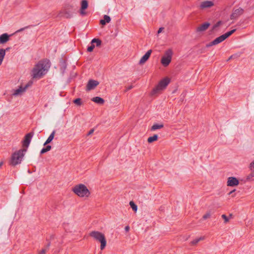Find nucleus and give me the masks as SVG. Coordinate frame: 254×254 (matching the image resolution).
Listing matches in <instances>:
<instances>
[{
    "label": "nucleus",
    "instance_id": "nucleus-45",
    "mask_svg": "<svg viewBox=\"0 0 254 254\" xmlns=\"http://www.w3.org/2000/svg\"><path fill=\"white\" fill-rule=\"evenodd\" d=\"M83 10H81V9L80 13H81V14H82V15H83V14H85V12L83 11Z\"/></svg>",
    "mask_w": 254,
    "mask_h": 254
},
{
    "label": "nucleus",
    "instance_id": "nucleus-19",
    "mask_svg": "<svg viewBox=\"0 0 254 254\" xmlns=\"http://www.w3.org/2000/svg\"><path fill=\"white\" fill-rule=\"evenodd\" d=\"M111 21L110 16L107 15L104 16V19L100 20V24L102 25H105L106 23H109Z\"/></svg>",
    "mask_w": 254,
    "mask_h": 254
},
{
    "label": "nucleus",
    "instance_id": "nucleus-3",
    "mask_svg": "<svg viewBox=\"0 0 254 254\" xmlns=\"http://www.w3.org/2000/svg\"><path fill=\"white\" fill-rule=\"evenodd\" d=\"M72 190L76 194L80 197L88 196L90 194L89 191L87 187L83 184H80L75 186L72 189Z\"/></svg>",
    "mask_w": 254,
    "mask_h": 254
},
{
    "label": "nucleus",
    "instance_id": "nucleus-31",
    "mask_svg": "<svg viewBox=\"0 0 254 254\" xmlns=\"http://www.w3.org/2000/svg\"><path fill=\"white\" fill-rule=\"evenodd\" d=\"M250 168L252 171H254V161L250 164Z\"/></svg>",
    "mask_w": 254,
    "mask_h": 254
},
{
    "label": "nucleus",
    "instance_id": "nucleus-36",
    "mask_svg": "<svg viewBox=\"0 0 254 254\" xmlns=\"http://www.w3.org/2000/svg\"><path fill=\"white\" fill-rule=\"evenodd\" d=\"M62 66H63V67L64 68V70L66 68V64H65V62H64L62 63Z\"/></svg>",
    "mask_w": 254,
    "mask_h": 254
},
{
    "label": "nucleus",
    "instance_id": "nucleus-42",
    "mask_svg": "<svg viewBox=\"0 0 254 254\" xmlns=\"http://www.w3.org/2000/svg\"><path fill=\"white\" fill-rule=\"evenodd\" d=\"M234 59V56H233V55L231 56L229 58V59L227 60V61H229L230 59Z\"/></svg>",
    "mask_w": 254,
    "mask_h": 254
},
{
    "label": "nucleus",
    "instance_id": "nucleus-2",
    "mask_svg": "<svg viewBox=\"0 0 254 254\" xmlns=\"http://www.w3.org/2000/svg\"><path fill=\"white\" fill-rule=\"evenodd\" d=\"M27 150L21 149L14 152L11 155L10 161V165L16 166L21 163Z\"/></svg>",
    "mask_w": 254,
    "mask_h": 254
},
{
    "label": "nucleus",
    "instance_id": "nucleus-9",
    "mask_svg": "<svg viewBox=\"0 0 254 254\" xmlns=\"http://www.w3.org/2000/svg\"><path fill=\"white\" fill-rule=\"evenodd\" d=\"M244 12V10L241 7H234L232 13L230 15L231 19H236L241 15Z\"/></svg>",
    "mask_w": 254,
    "mask_h": 254
},
{
    "label": "nucleus",
    "instance_id": "nucleus-7",
    "mask_svg": "<svg viewBox=\"0 0 254 254\" xmlns=\"http://www.w3.org/2000/svg\"><path fill=\"white\" fill-rule=\"evenodd\" d=\"M173 55V52L171 49L167 50L162 56L161 63L164 66H167L171 62Z\"/></svg>",
    "mask_w": 254,
    "mask_h": 254
},
{
    "label": "nucleus",
    "instance_id": "nucleus-28",
    "mask_svg": "<svg viewBox=\"0 0 254 254\" xmlns=\"http://www.w3.org/2000/svg\"><path fill=\"white\" fill-rule=\"evenodd\" d=\"M253 177H254V171H252L251 173L247 176V179L250 180Z\"/></svg>",
    "mask_w": 254,
    "mask_h": 254
},
{
    "label": "nucleus",
    "instance_id": "nucleus-4",
    "mask_svg": "<svg viewBox=\"0 0 254 254\" xmlns=\"http://www.w3.org/2000/svg\"><path fill=\"white\" fill-rule=\"evenodd\" d=\"M90 236L95 240L101 243L100 248L101 250H103L105 248L107 242L103 234L98 231H92L90 233Z\"/></svg>",
    "mask_w": 254,
    "mask_h": 254
},
{
    "label": "nucleus",
    "instance_id": "nucleus-5",
    "mask_svg": "<svg viewBox=\"0 0 254 254\" xmlns=\"http://www.w3.org/2000/svg\"><path fill=\"white\" fill-rule=\"evenodd\" d=\"M170 82V80L168 78H165L162 79L152 90L151 92L152 95H154L157 94L161 91L165 89Z\"/></svg>",
    "mask_w": 254,
    "mask_h": 254
},
{
    "label": "nucleus",
    "instance_id": "nucleus-27",
    "mask_svg": "<svg viewBox=\"0 0 254 254\" xmlns=\"http://www.w3.org/2000/svg\"><path fill=\"white\" fill-rule=\"evenodd\" d=\"M73 103L75 104L80 106L81 105V100L80 98H76L73 100Z\"/></svg>",
    "mask_w": 254,
    "mask_h": 254
},
{
    "label": "nucleus",
    "instance_id": "nucleus-47",
    "mask_svg": "<svg viewBox=\"0 0 254 254\" xmlns=\"http://www.w3.org/2000/svg\"><path fill=\"white\" fill-rule=\"evenodd\" d=\"M54 235H52V236H51V239L53 238H54Z\"/></svg>",
    "mask_w": 254,
    "mask_h": 254
},
{
    "label": "nucleus",
    "instance_id": "nucleus-29",
    "mask_svg": "<svg viewBox=\"0 0 254 254\" xmlns=\"http://www.w3.org/2000/svg\"><path fill=\"white\" fill-rule=\"evenodd\" d=\"M30 26H26V27H24L23 28H20V29L17 30L15 33H18V32H20L21 31H23L24 30L26 29H28L29 28H30Z\"/></svg>",
    "mask_w": 254,
    "mask_h": 254
},
{
    "label": "nucleus",
    "instance_id": "nucleus-18",
    "mask_svg": "<svg viewBox=\"0 0 254 254\" xmlns=\"http://www.w3.org/2000/svg\"><path fill=\"white\" fill-rule=\"evenodd\" d=\"M56 130H54L52 133L50 134L47 139L46 140V141L44 142L43 145L46 146L47 144L50 143L52 142V141L53 140L54 138V136L55 134Z\"/></svg>",
    "mask_w": 254,
    "mask_h": 254
},
{
    "label": "nucleus",
    "instance_id": "nucleus-26",
    "mask_svg": "<svg viewBox=\"0 0 254 254\" xmlns=\"http://www.w3.org/2000/svg\"><path fill=\"white\" fill-rule=\"evenodd\" d=\"M203 237H199L198 238H196L193 241H191V244L192 245H195L198 242H199L200 240H203Z\"/></svg>",
    "mask_w": 254,
    "mask_h": 254
},
{
    "label": "nucleus",
    "instance_id": "nucleus-23",
    "mask_svg": "<svg viewBox=\"0 0 254 254\" xmlns=\"http://www.w3.org/2000/svg\"><path fill=\"white\" fill-rule=\"evenodd\" d=\"M88 7V1L87 0H82L81 1V10H84Z\"/></svg>",
    "mask_w": 254,
    "mask_h": 254
},
{
    "label": "nucleus",
    "instance_id": "nucleus-40",
    "mask_svg": "<svg viewBox=\"0 0 254 254\" xmlns=\"http://www.w3.org/2000/svg\"><path fill=\"white\" fill-rule=\"evenodd\" d=\"M163 29H164V28H163V27H160V28L159 29L158 31V34L160 33L162 31V30H163Z\"/></svg>",
    "mask_w": 254,
    "mask_h": 254
},
{
    "label": "nucleus",
    "instance_id": "nucleus-6",
    "mask_svg": "<svg viewBox=\"0 0 254 254\" xmlns=\"http://www.w3.org/2000/svg\"><path fill=\"white\" fill-rule=\"evenodd\" d=\"M235 31H236V29H233L229 32L225 33V34L216 38L215 39H214L212 41L208 43H207L206 44V46L207 48H209V47L212 46L213 45H215L217 44H219V43L222 42L225 39H226L227 38H228L229 36H230L231 35H232Z\"/></svg>",
    "mask_w": 254,
    "mask_h": 254
},
{
    "label": "nucleus",
    "instance_id": "nucleus-37",
    "mask_svg": "<svg viewBox=\"0 0 254 254\" xmlns=\"http://www.w3.org/2000/svg\"><path fill=\"white\" fill-rule=\"evenodd\" d=\"M240 55V54L237 53L233 55V56H234V59L237 58V57H239Z\"/></svg>",
    "mask_w": 254,
    "mask_h": 254
},
{
    "label": "nucleus",
    "instance_id": "nucleus-14",
    "mask_svg": "<svg viewBox=\"0 0 254 254\" xmlns=\"http://www.w3.org/2000/svg\"><path fill=\"white\" fill-rule=\"evenodd\" d=\"M209 26L210 23L209 22H205L198 26L196 31L197 32H202L207 29Z\"/></svg>",
    "mask_w": 254,
    "mask_h": 254
},
{
    "label": "nucleus",
    "instance_id": "nucleus-43",
    "mask_svg": "<svg viewBox=\"0 0 254 254\" xmlns=\"http://www.w3.org/2000/svg\"><path fill=\"white\" fill-rule=\"evenodd\" d=\"M132 88V86H129L127 87V90H129L131 89Z\"/></svg>",
    "mask_w": 254,
    "mask_h": 254
},
{
    "label": "nucleus",
    "instance_id": "nucleus-12",
    "mask_svg": "<svg viewBox=\"0 0 254 254\" xmlns=\"http://www.w3.org/2000/svg\"><path fill=\"white\" fill-rule=\"evenodd\" d=\"M239 181L235 177H229L227 181V186L229 187H234L239 185Z\"/></svg>",
    "mask_w": 254,
    "mask_h": 254
},
{
    "label": "nucleus",
    "instance_id": "nucleus-13",
    "mask_svg": "<svg viewBox=\"0 0 254 254\" xmlns=\"http://www.w3.org/2000/svg\"><path fill=\"white\" fill-rule=\"evenodd\" d=\"M151 53H152V50H148L145 54V55H143L142 56V57L141 58V59L139 61V64H144V63H145L148 60L149 58L150 57Z\"/></svg>",
    "mask_w": 254,
    "mask_h": 254
},
{
    "label": "nucleus",
    "instance_id": "nucleus-25",
    "mask_svg": "<svg viewBox=\"0 0 254 254\" xmlns=\"http://www.w3.org/2000/svg\"><path fill=\"white\" fill-rule=\"evenodd\" d=\"M129 205L133 209V210H134V211H137V206L133 201H130L129 202Z\"/></svg>",
    "mask_w": 254,
    "mask_h": 254
},
{
    "label": "nucleus",
    "instance_id": "nucleus-34",
    "mask_svg": "<svg viewBox=\"0 0 254 254\" xmlns=\"http://www.w3.org/2000/svg\"><path fill=\"white\" fill-rule=\"evenodd\" d=\"M46 249H42L41 250V251L39 253V254H45L46 253Z\"/></svg>",
    "mask_w": 254,
    "mask_h": 254
},
{
    "label": "nucleus",
    "instance_id": "nucleus-16",
    "mask_svg": "<svg viewBox=\"0 0 254 254\" xmlns=\"http://www.w3.org/2000/svg\"><path fill=\"white\" fill-rule=\"evenodd\" d=\"M10 35L7 33H4L0 36V44H3L8 41Z\"/></svg>",
    "mask_w": 254,
    "mask_h": 254
},
{
    "label": "nucleus",
    "instance_id": "nucleus-21",
    "mask_svg": "<svg viewBox=\"0 0 254 254\" xmlns=\"http://www.w3.org/2000/svg\"><path fill=\"white\" fill-rule=\"evenodd\" d=\"M52 148V146L50 145H48L46 146V147H43L40 151V154H44L49 151H50Z\"/></svg>",
    "mask_w": 254,
    "mask_h": 254
},
{
    "label": "nucleus",
    "instance_id": "nucleus-11",
    "mask_svg": "<svg viewBox=\"0 0 254 254\" xmlns=\"http://www.w3.org/2000/svg\"><path fill=\"white\" fill-rule=\"evenodd\" d=\"M33 136V133L30 132L27 133L24 137L23 141V145L25 147H28L31 142V139Z\"/></svg>",
    "mask_w": 254,
    "mask_h": 254
},
{
    "label": "nucleus",
    "instance_id": "nucleus-8",
    "mask_svg": "<svg viewBox=\"0 0 254 254\" xmlns=\"http://www.w3.org/2000/svg\"><path fill=\"white\" fill-rule=\"evenodd\" d=\"M214 5V3L213 0H203L199 2V5L197 6V7L199 9L204 10L207 8H211Z\"/></svg>",
    "mask_w": 254,
    "mask_h": 254
},
{
    "label": "nucleus",
    "instance_id": "nucleus-44",
    "mask_svg": "<svg viewBox=\"0 0 254 254\" xmlns=\"http://www.w3.org/2000/svg\"><path fill=\"white\" fill-rule=\"evenodd\" d=\"M236 190H234L232 191H231L230 192H229V194H232L233 193H234L235 191Z\"/></svg>",
    "mask_w": 254,
    "mask_h": 254
},
{
    "label": "nucleus",
    "instance_id": "nucleus-39",
    "mask_svg": "<svg viewBox=\"0 0 254 254\" xmlns=\"http://www.w3.org/2000/svg\"><path fill=\"white\" fill-rule=\"evenodd\" d=\"M125 230L126 232H128L129 230V227L128 226H127L125 228Z\"/></svg>",
    "mask_w": 254,
    "mask_h": 254
},
{
    "label": "nucleus",
    "instance_id": "nucleus-17",
    "mask_svg": "<svg viewBox=\"0 0 254 254\" xmlns=\"http://www.w3.org/2000/svg\"><path fill=\"white\" fill-rule=\"evenodd\" d=\"M94 43L96 44V47H99L101 44V41L99 39L94 38L91 42V45L88 46L87 48H95V45Z\"/></svg>",
    "mask_w": 254,
    "mask_h": 254
},
{
    "label": "nucleus",
    "instance_id": "nucleus-35",
    "mask_svg": "<svg viewBox=\"0 0 254 254\" xmlns=\"http://www.w3.org/2000/svg\"><path fill=\"white\" fill-rule=\"evenodd\" d=\"M94 131V129H90V131L88 132L87 135H91V134H92L93 133Z\"/></svg>",
    "mask_w": 254,
    "mask_h": 254
},
{
    "label": "nucleus",
    "instance_id": "nucleus-20",
    "mask_svg": "<svg viewBox=\"0 0 254 254\" xmlns=\"http://www.w3.org/2000/svg\"><path fill=\"white\" fill-rule=\"evenodd\" d=\"M92 101L99 104H103L104 103V100L100 97H94Z\"/></svg>",
    "mask_w": 254,
    "mask_h": 254
},
{
    "label": "nucleus",
    "instance_id": "nucleus-41",
    "mask_svg": "<svg viewBox=\"0 0 254 254\" xmlns=\"http://www.w3.org/2000/svg\"><path fill=\"white\" fill-rule=\"evenodd\" d=\"M94 49H87V51L88 52L90 53L93 52Z\"/></svg>",
    "mask_w": 254,
    "mask_h": 254
},
{
    "label": "nucleus",
    "instance_id": "nucleus-48",
    "mask_svg": "<svg viewBox=\"0 0 254 254\" xmlns=\"http://www.w3.org/2000/svg\"><path fill=\"white\" fill-rule=\"evenodd\" d=\"M66 17H71V16H66Z\"/></svg>",
    "mask_w": 254,
    "mask_h": 254
},
{
    "label": "nucleus",
    "instance_id": "nucleus-32",
    "mask_svg": "<svg viewBox=\"0 0 254 254\" xmlns=\"http://www.w3.org/2000/svg\"><path fill=\"white\" fill-rule=\"evenodd\" d=\"M222 23V22L219 21L217 22L213 26V29L216 28V27L219 26Z\"/></svg>",
    "mask_w": 254,
    "mask_h": 254
},
{
    "label": "nucleus",
    "instance_id": "nucleus-22",
    "mask_svg": "<svg viewBox=\"0 0 254 254\" xmlns=\"http://www.w3.org/2000/svg\"><path fill=\"white\" fill-rule=\"evenodd\" d=\"M163 127H164V126L162 124H154L152 126L151 130L152 131H154V130H156L157 129H160V128H162Z\"/></svg>",
    "mask_w": 254,
    "mask_h": 254
},
{
    "label": "nucleus",
    "instance_id": "nucleus-24",
    "mask_svg": "<svg viewBox=\"0 0 254 254\" xmlns=\"http://www.w3.org/2000/svg\"><path fill=\"white\" fill-rule=\"evenodd\" d=\"M158 135L154 134L152 136L148 137L147 141L149 143H151L158 139Z\"/></svg>",
    "mask_w": 254,
    "mask_h": 254
},
{
    "label": "nucleus",
    "instance_id": "nucleus-15",
    "mask_svg": "<svg viewBox=\"0 0 254 254\" xmlns=\"http://www.w3.org/2000/svg\"><path fill=\"white\" fill-rule=\"evenodd\" d=\"M28 85L26 84L24 87L21 86L18 88L14 90V93H13V95L17 96L20 95L21 93L24 92L26 88L28 87Z\"/></svg>",
    "mask_w": 254,
    "mask_h": 254
},
{
    "label": "nucleus",
    "instance_id": "nucleus-38",
    "mask_svg": "<svg viewBox=\"0 0 254 254\" xmlns=\"http://www.w3.org/2000/svg\"><path fill=\"white\" fill-rule=\"evenodd\" d=\"M51 245V243L49 242L46 246V250H48Z\"/></svg>",
    "mask_w": 254,
    "mask_h": 254
},
{
    "label": "nucleus",
    "instance_id": "nucleus-46",
    "mask_svg": "<svg viewBox=\"0 0 254 254\" xmlns=\"http://www.w3.org/2000/svg\"><path fill=\"white\" fill-rule=\"evenodd\" d=\"M2 162L0 163V167L2 165Z\"/></svg>",
    "mask_w": 254,
    "mask_h": 254
},
{
    "label": "nucleus",
    "instance_id": "nucleus-10",
    "mask_svg": "<svg viewBox=\"0 0 254 254\" xmlns=\"http://www.w3.org/2000/svg\"><path fill=\"white\" fill-rule=\"evenodd\" d=\"M99 82L95 80L90 79L87 82L86 87V91H90L94 89L98 84Z\"/></svg>",
    "mask_w": 254,
    "mask_h": 254
},
{
    "label": "nucleus",
    "instance_id": "nucleus-33",
    "mask_svg": "<svg viewBox=\"0 0 254 254\" xmlns=\"http://www.w3.org/2000/svg\"><path fill=\"white\" fill-rule=\"evenodd\" d=\"M222 217L224 219L225 222H227L229 221V219L225 214H223Z\"/></svg>",
    "mask_w": 254,
    "mask_h": 254
},
{
    "label": "nucleus",
    "instance_id": "nucleus-30",
    "mask_svg": "<svg viewBox=\"0 0 254 254\" xmlns=\"http://www.w3.org/2000/svg\"><path fill=\"white\" fill-rule=\"evenodd\" d=\"M210 217V213H206L205 214H204L202 218L203 219H207L208 218H209Z\"/></svg>",
    "mask_w": 254,
    "mask_h": 254
},
{
    "label": "nucleus",
    "instance_id": "nucleus-1",
    "mask_svg": "<svg viewBox=\"0 0 254 254\" xmlns=\"http://www.w3.org/2000/svg\"><path fill=\"white\" fill-rule=\"evenodd\" d=\"M50 61L48 59L39 62L32 71V77L33 78H41L48 70L50 67Z\"/></svg>",
    "mask_w": 254,
    "mask_h": 254
}]
</instances>
